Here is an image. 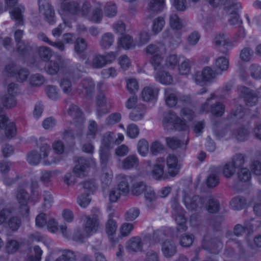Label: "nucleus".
Wrapping results in <instances>:
<instances>
[{
  "label": "nucleus",
  "instance_id": "a18cd8bd",
  "mask_svg": "<svg viewBox=\"0 0 261 261\" xmlns=\"http://www.w3.org/2000/svg\"><path fill=\"white\" fill-rule=\"evenodd\" d=\"M117 13V5L113 2H107L103 7V14L109 17H115Z\"/></svg>",
  "mask_w": 261,
  "mask_h": 261
},
{
  "label": "nucleus",
  "instance_id": "774afa93",
  "mask_svg": "<svg viewBox=\"0 0 261 261\" xmlns=\"http://www.w3.org/2000/svg\"><path fill=\"white\" fill-rule=\"evenodd\" d=\"M139 134V129L137 125L134 123L129 124L127 127L126 134L130 138H136Z\"/></svg>",
  "mask_w": 261,
  "mask_h": 261
},
{
  "label": "nucleus",
  "instance_id": "79ce46f5",
  "mask_svg": "<svg viewBox=\"0 0 261 261\" xmlns=\"http://www.w3.org/2000/svg\"><path fill=\"white\" fill-rule=\"evenodd\" d=\"M114 142V134L112 132H107L103 136L100 149H109Z\"/></svg>",
  "mask_w": 261,
  "mask_h": 261
},
{
  "label": "nucleus",
  "instance_id": "4d7b16f0",
  "mask_svg": "<svg viewBox=\"0 0 261 261\" xmlns=\"http://www.w3.org/2000/svg\"><path fill=\"white\" fill-rule=\"evenodd\" d=\"M250 76L255 80L261 79V66L256 64H251L249 68Z\"/></svg>",
  "mask_w": 261,
  "mask_h": 261
},
{
  "label": "nucleus",
  "instance_id": "20e7f679",
  "mask_svg": "<svg viewBox=\"0 0 261 261\" xmlns=\"http://www.w3.org/2000/svg\"><path fill=\"white\" fill-rule=\"evenodd\" d=\"M17 199L20 204V213L24 217H27L29 213V208L28 206V201L30 200L34 204L39 199V192L33 189L32 190V195L29 198L28 194L25 190L19 187L16 195Z\"/></svg>",
  "mask_w": 261,
  "mask_h": 261
},
{
  "label": "nucleus",
  "instance_id": "c9c22d12",
  "mask_svg": "<svg viewBox=\"0 0 261 261\" xmlns=\"http://www.w3.org/2000/svg\"><path fill=\"white\" fill-rule=\"evenodd\" d=\"M117 44L119 48H122L125 50L133 48L136 45L132 37L128 35L121 36L118 40Z\"/></svg>",
  "mask_w": 261,
  "mask_h": 261
},
{
  "label": "nucleus",
  "instance_id": "6e6552de",
  "mask_svg": "<svg viewBox=\"0 0 261 261\" xmlns=\"http://www.w3.org/2000/svg\"><path fill=\"white\" fill-rule=\"evenodd\" d=\"M258 90L261 91V85L255 92L244 86H240L238 87L239 96L244 99L246 105L248 106L255 105L257 102L258 97L261 96Z\"/></svg>",
  "mask_w": 261,
  "mask_h": 261
},
{
  "label": "nucleus",
  "instance_id": "4c0bfd02",
  "mask_svg": "<svg viewBox=\"0 0 261 261\" xmlns=\"http://www.w3.org/2000/svg\"><path fill=\"white\" fill-rule=\"evenodd\" d=\"M114 40V36L112 33H105L102 35L100 38L99 45L102 48L108 49L112 46Z\"/></svg>",
  "mask_w": 261,
  "mask_h": 261
},
{
  "label": "nucleus",
  "instance_id": "6e6d98bb",
  "mask_svg": "<svg viewBox=\"0 0 261 261\" xmlns=\"http://www.w3.org/2000/svg\"><path fill=\"white\" fill-rule=\"evenodd\" d=\"M165 23V19L163 17L160 16L155 18L153 22L152 26V31L155 34L160 33L163 29Z\"/></svg>",
  "mask_w": 261,
  "mask_h": 261
},
{
  "label": "nucleus",
  "instance_id": "dca6fc26",
  "mask_svg": "<svg viewBox=\"0 0 261 261\" xmlns=\"http://www.w3.org/2000/svg\"><path fill=\"white\" fill-rule=\"evenodd\" d=\"M38 2L40 13L44 16L49 23H54L55 22V12L49 0H38Z\"/></svg>",
  "mask_w": 261,
  "mask_h": 261
},
{
  "label": "nucleus",
  "instance_id": "c756f323",
  "mask_svg": "<svg viewBox=\"0 0 261 261\" xmlns=\"http://www.w3.org/2000/svg\"><path fill=\"white\" fill-rule=\"evenodd\" d=\"M37 51L41 61H39L38 62L35 61L33 64H34L36 67L40 68V64L42 63V62H48L49 61L52 57L53 53L49 47L44 46L38 47Z\"/></svg>",
  "mask_w": 261,
  "mask_h": 261
},
{
  "label": "nucleus",
  "instance_id": "a878e982",
  "mask_svg": "<svg viewBox=\"0 0 261 261\" xmlns=\"http://www.w3.org/2000/svg\"><path fill=\"white\" fill-rule=\"evenodd\" d=\"M16 69L17 67L14 64L7 65L5 68L6 71L10 76H17L18 80L20 82L26 80L29 75V71L26 69H21L16 73Z\"/></svg>",
  "mask_w": 261,
  "mask_h": 261
},
{
  "label": "nucleus",
  "instance_id": "0eeeda50",
  "mask_svg": "<svg viewBox=\"0 0 261 261\" xmlns=\"http://www.w3.org/2000/svg\"><path fill=\"white\" fill-rule=\"evenodd\" d=\"M93 213L86 216L83 223V226L86 236H90L95 233L99 225V211L97 208L93 210Z\"/></svg>",
  "mask_w": 261,
  "mask_h": 261
},
{
  "label": "nucleus",
  "instance_id": "1a4fd4ad",
  "mask_svg": "<svg viewBox=\"0 0 261 261\" xmlns=\"http://www.w3.org/2000/svg\"><path fill=\"white\" fill-rule=\"evenodd\" d=\"M164 98L166 104L169 107L175 106L178 100L185 103L190 102V97L187 95H180L176 90L167 88L164 90Z\"/></svg>",
  "mask_w": 261,
  "mask_h": 261
},
{
  "label": "nucleus",
  "instance_id": "bf43d9fd",
  "mask_svg": "<svg viewBox=\"0 0 261 261\" xmlns=\"http://www.w3.org/2000/svg\"><path fill=\"white\" fill-rule=\"evenodd\" d=\"M253 50L249 47L243 48L240 54V59L244 62H249L253 56Z\"/></svg>",
  "mask_w": 261,
  "mask_h": 261
},
{
  "label": "nucleus",
  "instance_id": "49530a36",
  "mask_svg": "<svg viewBox=\"0 0 261 261\" xmlns=\"http://www.w3.org/2000/svg\"><path fill=\"white\" fill-rule=\"evenodd\" d=\"M24 10V7L22 5H18L10 11L12 18L17 21L20 25L22 24V13Z\"/></svg>",
  "mask_w": 261,
  "mask_h": 261
},
{
  "label": "nucleus",
  "instance_id": "09e8293b",
  "mask_svg": "<svg viewBox=\"0 0 261 261\" xmlns=\"http://www.w3.org/2000/svg\"><path fill=\"white\" fill-rule=\"evenodd\" d=\"M98 132V124L96 122L93 120L89 121L88 125V131L86 134V139L88 141L94 140L95 135Z\"/></svg>",
  "mask_w": 261,
  "mask_h": 261
},
{
  "label": "nucleus",
  "instance_id": "37998d69",
  "mask_svg": "<svg viewBox=\"0 0 261 261\" xmlns=\"http://www.w3.org/2000/svg\"><path fill=\"white\" fill-rule=\"evenodd\" d=\"M63 68V62H62L61 66L57 61H49L45 65L46 71L49 74L54 75L57 73L59 70Z\"/></svg>",
  "mask_w": 261,
  "mask_h": 261
},
{
  "label": "nucleus",
  "instance_id": "39448f33",
  "mask_svg": "<svg viewBox=\"0 0 261 261\" xmlns=\"http://www.w3.org/2000/svg\"><path fill=\"white\" fill-rule=\"evenodd\" d=\"M90 4L85 2L82 5V16L85 17L87 19L95 23H100L103 17V12L102 10L101 4L97 3L96 6L90 12Z\"/></svg>",
  "mask_w": 261,
  "mask_h": 261
},
{
  "label": "nucleus",
  "instance_id": "c03bdc74",
  "mask_svg": "<svg viewBox=\"0 0 261 261\" xmlns=\"http://www.w3.org/2000/svg\"><path fill=\"white\" fill-rule=\"evenodd\" d=\"M143 243L139 237H134L127 243V248L129 251L138 252L142 250Z\"/></svg>",
  "mask_w": 261,
  "mask_h": 261
},
{
  "label": "nucleus",
  "instance_id": "cd10ccee",
  "mask_svg": "<svg viewBox=\"0 0 261 261\" xmlns=\"http://www.w3.org/2000/svg\"><path fill=\"white\" fill-rule=\"evenodd\" d=\"M68 115L74 120L75 125L81 126L84 122V118L79 108L74 105H71L68 110Z\"/></svg>",
  "mask_w": 261,
  "mask_h": 261
},
{
  "label": "nucleus",
  "instance_id": "8fccbe9b",
  "mask_svg": "<svg viewBox=\"0 0 261 261\" xmlns=\"http://www.w3.org/2000/svg\"><path fill=\"white\" fill-rule=\"evenodd\" d=\"M139 164V160L136 155H130L123 160L122 166L124 169H130L136 167Z\"/></svg>",
  "mask_w": 261,
  "mask_h": 261
},
{
  "label": "nucleus",
  "instance_id": "052dcab7",
  "mask_svg": "<svg viewBox=\"0 0 261 261\" xmlns=\"http://www.w3.org/2000/svg\"><path fill=\"white\" fill-rule=\"evenodd\" d=\"M87 48V43L86 40L82 38H77L74 42V49L78 54L83 53Z\"/></svg>",
  "mask_w": 261,
  "mask_h": 261
},
{
  "label": "nucleus",
  "instance_id": "72a5a7b5",
  "mask_svg": "<svg viewBox=\"0 0 261 261\" xmlns=\"http://www.w3.org/2000/svg\"><path fill=\"white\" fill-rule=\"evenodd\" d=\"M162 251L166 257H171L176 252V247L174 242L169 240L165 241L162 247Z\"/></svg>",
  "mask_w": 261,
  "mask_h": 261
},
{
  "label": "nucleus",
  "instance_id": "a19ab883",
  "mask_svg": "<svg viewBox=\"0 0 261 261\" xmlns=\"http://www.w3.org/2000/svg\"><path fill=\"white\" fill-rule=\"evenodd\" d=\"M169 22L170 27L174 30H180L184 27L182 19L175 12H173L169 15Z\"/></svg>",
  "mask_w": 261,
  "mask_h": 261
},
{
  "label": "nucleus",
  "instance_id": "e2e57ef3",
  "mask_svg": "<svg viewBox=\"0 0 261 261\" xmlns=\"http://www.w3.org/2000/svg\"><path fill=\"white\" fill-rule=\"evenodd\" d=\"M20 244L19 242L15 240H10L7 241L6 246V250L9 254H12L16 252L19 247Z\"/></svg>",
  "mask_w": 261,
  "mask_h": 261
},
{
  "label": "nucleus",
  "instance_id": "f704fd0d",
  "mask_svg": "<svg viewBox=\"0 0 261 261\" xmlns=\"http://www.w3.org/2000/svg\"><path fill=\"white\" fill-rule=\"evenodd\" d=\"M166 8L165 0H150L147 9L149 12L160 13Z\"/></svg>",
  "mask_w": 261,
  "mask_h": 261
},
{
  "label": "nucleus",
  "instance_id": "aec40b11",
  "mask_svg": "<svg viewBox=\"0 0 261 261\" xmlns=\"http://www.w3.org/2000/svg\"><path fill=\"white\" fill-rule=\"evenodd\" d=\"M74 258V253L70 250H65L62 253L54 251L46 257L45 261H72Z\"/></svg>",
  "mask_w": 261,
  "mask_h": 261
},
{
  "label": "nucleus",
  "instance_id": "9b49d317",
  "mask_svg": "<svg viewBox=\"0 0 261 261\" xmlns=\"http://www.w3.org/2000/svg\"><path fill=\"white\" fill-rule=\"evenodd\" d=\"M216 98L215 94H212L211 96L207 98L206 101L202 104L200 108V111L202 112H210L216 117L222 116L224 112L225 107L221 102H216L215 103L209 106V102L211 100Z\"/></svg>",
  "mask_w": 261,
  "mask_h": 261
},
{
  "label": "nucleus",
  "instance_id": "58836bf2",
  "mask_svg": "<svg viewBox=\"0 0 261 261\" xmlns=\"http://www.w3.org/2000/svg\"><path fill=\"white\" fill-rule=\"evenodd\" d=\"M85 64L88 66H91L93 68H101L106 66L104 56L101 55H96L92 58L91 61L87 60L85 62Z\"/></svg>",
  "mask_w": 261,
  "mask_h": 261
},
{
  "label": "nucleus",
  "instance_id": "b1692460",
  "mask_svg": "<svg viewBox=\"0 0 261 261\" xmlns=\"http://www.w3.org/2000/svg\"><path fill=\"white\" fill-rule=\"evenodd\" d=\"M23 35V31L18 30L15 31L14 37L17 43V50L22 55H24L32 50V47L28 42L21 41V39Z\"/></svg>",
  "mask_w": 261,
  "mask_h": 261
},
{
  "label": "nucleus",
  "instance_id": "bb28decb",
  "mask_svg": "<svg viewBox=\"0 0 261 261\" xmlns=\"http://www.w3.org/2000/svg\"><path fill=\"white\" fill-rule=\"evenodd\" d=\"M8 118L4 114H0V128L5 126V134L7 138H12L16 134V127L13 122H9L6 125Z\"/></svg>",
  "mask_w": 261,
  "mask_h": 261
},
{
  "label": "nucleus",
  "instance_id": "0e129e2a",
  "mask_svg": "<svg viewBox=\"0 0 261 261\" xmlns=\"http://www.w3.org/2000/svg\"><path fill=\"white\" fill-rule=\"evenodd\" d=\"M191 70V61L189 59L184 60L178 66V71L181 75H187Z\"/></svg>",
  "mask_w": 261,
  "mask_h": 261
},
{
  "label": "nucleus",
  "instance_id": "393cba45",
  "mask_svg": "<svg viewBox=\"0 0 261 261\" xmlns=\"http://www.w3.org/2000/svg\"><path fill=\"white\" fill-rule=\"evenodd\" d=\"M160 89L154 85H150L144 88L142 91V97L146 101H156Z\"/></svg>",
  "mask_w": 261,
  "mask_h": 261
},
{
  "label": "nucleus",
  "instance_id": "5701e85b",
  "mask_svg": "<svg viewBox=\"0 0 261 261\" xmlns=\"http://www.w3.org/2000/svg\"><path fill=\"white\" fill-rule=\"evenodd\" d=\"M89 169L88 161L82 157L77 158L73 172L79 177H84L88 174Z\"/></svg>",
  "mask_w": 261,
  "mask_h": 261
},
{
  "label": "nucleus",
  "instance_id": "3c124183",
  "mask_svg": "<svg viewBox=\"0 0 261 261\" xmlns=\"http://www.w3.org/2000/svg\"><path fill=\"white\" fill-rule=\"evenodd\" d=\"M179 61V58L175 54H170L165 59L164 66L168 69H173Z\"/></svg>",
  "mask_w": 261,
  "mask_h": 261
},
{
  "label": "nucleus",
  "instance_id": "69168bd1",
  "mask_svg": "<svg viewBox=\"0 0 261 261\" xmlns=\"http://www.w3.org/2000/svg\"><path fill=\"white\" fill-rule=\"evenodd\" d=\"M239 180L243 182H249L251 179V173L249 169L246 168H242L238 173Z\"/></svg>",
  "mask_w": 261,
  "mask_h": 261
},
{
  "label": "nucleus",
  "instance_id": "473e14b6",
  "mask_svg": "<svg viewBox=\"0 0 261 261\" xmlns=\"http://www.w3.org/2000/svg\"><path fill=\"white\" fill-rule=\"evenodd\" d=\"M113 178V173L111 169L108 168H102L100 180L103 189H107L109 187L112 183Z\"/></svg>",
  "mask_w": 261,
  "mask_h": 261
},
{
  "label": "nucleus",
  "instance_id": "423d86ee",
  "mask_svg": "<svg viewBox=\"0 0 261 261\" xmlns=\"http://www.w3.org/2000/svg\"><path fill=\"white\" fill-rule=\"evenodd\" d=\"M163 124L164 127L171 126L176 129L181 130H186L188 128V126L186 121L181 119L175 113L171 111H167L164 113Z\"/></svg>",
  "mask_w": 261,
  "mask_h": 261
},
{
  "label": "nucleus",
  "instance_id": "ea45409f",
  "mask_svg": "<svg viewBox=\"0 0 261 261\" xmlns=\"http://www.w3.org/2000/svg\"><path fill=\"white\" fill-rule=\"evenodd\" d=\"M145 107L143 105H140L129 115V119L133 121H138L142 120L145 114Z\"/></svg>",
  "mask_w": 261,
  "mask_h": 261
},
{
  "label": "nucleus",
  "instance_id": "4468645a",
  "mask_svg": "<svg viewBox=\"0 0 261 261\" xmlns=\"http://www.w3.org/2000/svg\"><path fill=\"white\" fill-rule=\"evenodd\" d=\"M19 92L17 84L11 83L8 87V93L2 97L3 106L6 108L14 107L17 103L16 96Z\"/></svg>",
  "mask_w": 261,
  "mask_h": 261
},
{
  "label": "nucleus",
  "instance_id": "ddd939ff",
  "mask_svg": "<svg viewBox=\"0 0 261 261\" xmlns=\"http://www.w3.org/2000/svg\"><path fill=\"white\" fill-rule=\"evenodd\" d=\"M162 48L164 50L165 49L163 45L154 44H149L145 48L146 54L151 57V63L154 70H157L160 66L162 59L161 54Z\"/></svg>",
  "mask_w": 261,
  "mask_h": 261
},
{
  "label": "nucleus",
  "instance_id": "a211bd4d",
  "mask_svg": "<svg viewBox=\"0 0 261 261\" xmlns=\"http://www.w3.org/2000/svg\"><path fill=\"white\" fill-rule=\"evenodd\" d=\"M168 174L172 177L175 176L179 172L181 165L176 156L169 154L166 159Z\"/></svg>",
  "mask_w": 261,
  "mask_h": 261
},
{
  "label": "nucleus",
  "instance_id": "2f4dec72",
  "mask_svg": "<svg viewBox=\"0 0 261 261\" xmlns=\"http://www.w3.org/2000/svg\"><path fill=\"white\" fill-rule=\"evenodd\" d=\"M95 84L90 78H85L80 83L77 91L79 93H82L86 95H90L94 91Z\"/></svg>",
  "mask_w": 261,
  "mask_h": 261
},
{
  "label": "nucleus",
  "instance_id": "e433bc0d",
  "mask_svg": "<svg viewBox=\"0 0 261 261\" xmlns=\"http://www.w3.org/2000/svg\"><path fill=\"white\" fill-rule=\"evenodd\" d=\"M250 204V202L247 204L246 200L243 197L237 196L233 197L230 201L231 208L236 211L241 210L246 207L247 205Z\"/></svg>",
  "mask_w": 261,
  "mask_h": 261
},
{
  "label": "nucleus",
  "instance_id": "de8ad7c7",
  "mask_svg": "<svg viewBox=\"0 0 261 261\" xmlns=\"http://www.w3.org/2000/svg\"><path fill=\"white\" fill-rule=\"evenodd\" d=\"M145 197L146 200L147 207L153 208L155 207L154 201L156 196L153 190L150 187H147L145 191Z\"/></svg>",
  "mask_w": 261,
  "mask_h": 261
},
{
  "label": "nucleus",
  "instance_id": "6ab92c4d",
  "mask_svg": "<svg viewBox=\"0 0 261 261\" xmlns=\"http://www.w3.org/2000/svg\"><path fill=\"white\" fill-rule=\"evenodd\" d=\"M116 178L117 181V187L123 194V196L126 195L129 192V184L133 181L135 176L120 174L117 175Z\"/></svg>",
  "mask_w": 261,
  "mask_h": 261
},
{
  "label": "nucleus",
  "instance_id": "7ed1b4c3",
  "mask_svg": "<svg viewBox=\"0 0 261 261\" xmlns=\"http://www.w3.org/2000/svg\"><path fill=\"white\" fill-rule=\"evenodd\" d=\"M80 2L73 1L70 2L63 1L60 4L58 10L59 13L61 16L64 24L69 28H71V23L67 19V17L73 15L82 16V7H80Z\"/></svg>",
  "mask_w": 261,
  "mask_h": 261
},
{
  "label": "nucleus",
  "instance_id": "f03ea898",
  "mask_svg": "<svg viewBox=\"0 0 261 261\" xmlns=\"http://www.w3.org/2000/svg\"><path fill=\"white\" fill-rule=\"evenodd\" d=\"M244 117L245 112L244 109L241 106H240L233 109L227 117L228 119L240 124V125L233 127L232 131L227 132V133L231 134L232 137L236 138L239 141H245L249 135L248 127L243 126L242 124Z\"/></svg>",
  "mask_w": 261,
  "mask_h": 261
},
{
  "label": "nucleus",
  "instance_id": "2eb2a0df",
  "mask_svg": "<svg viewBox=\"0 0 261 261\" xmlns=\"http://www.w3.org/2000/svg\"><path fill=\"white\" fill-rule=\"evenodd\" d=\"M97 117L100 118L103 115L108 113L112 107L111 100L108 98L102 92H99L96 98Z\"/></svg>",
  "mask_w": 261,
  "mask_h": 261
},
{
  "label": "nucleus",
  "instance_id": "680f3d73",
  "mask_svg": "<svg viewBox=\"0 0 261 261\" xmlns=\"http://www.w3.org/2000/svg\"><path fill=\"white\" fill-rule=\"evenodd\" d=\"M56 171H43L41 173L40 176V181L44 184H48L51 179L56 175Z\"/></svg>",
  "mask_w": 261,
  "mask_h": 261
},
{
  "label": "nucleus",
  "instance_id": "c85d7f7f",
  "mask_svg": "<svg viewBox=\"0 0 261 261\" xmlns=\"http://www.w3.org/2000/svg\"><path fill=\"white\" fill-rule=\"evenodd\" d=\"M154 70L156 71L154 78L156 81L163 85H169L172 83V76L168 72L162 70L161 64L158 69Z\"/></svg>",
  "mask_w": 261,
  "mask_h": 261
},
{
  "label": "nucleus",
  "instance_id": "603ef678",
  "mask_svg": "<svg viewBox=\"0 0 261 261\" xmlns=\"http://www.w3.org/2000/svg\"><path fill=\"white\" fill-rule=\"evenodd\" d=\"M188 141V140H187L185 142H181V141L175 137L166 138V143L168 146L173 149H176L178 147H185L187 144Z\"/></svg>",
  "mask_w": 261,
  "mask_h": 261
},
{
  "label": "nucleus",
  "instance_id": "412c9836",
  "mask_svg": "<svg viewBox=\"0 0 261 261\" xmlns=\"http://www.w3.org/2000/svg\"><path fill=\"white\" fill-rule=\"evenodd\" d=\"M241 9V4L232 2L229 5L224 7L225 11L229 14L228 21L231 24H236L240 22V17L238 11Z\"/></svg>",
  "mask_w": 261,
  "mask_h": 261
},
{
  "label": "nucleus",
  "instance_id": "864d4df0",
  "mask_svg": "<svg viewBox=\"0 0 261 261\" xmlns=\"http://www.w3.org/2000/svg\"><path fill=\"white\" fill-rule=\"evenodd\" d=\"M42 159L41 154H39L36 150H32L28 153L27 160L28 162L32 165H37Z\"/></svg>",
  "mask_w": 261,
  "mask_h": 261
},
{
  "label": "nucleus",
  "instance_id": "5fc2aeb1",
  "mask_svg": "<svg viewBox=\"0 0 261 261\" xmlns=\"http://www.w3.org/2000/svg\"><path fill=\"white\" fill-rule=\"evenodd\" d=\"M99 156L100 160V164L102 168H107V164L111 158V154L109 149H99Z\"/></svg>",
  "mask_w": 261,
  "mask_h": 261
},
{
  "label": "nucleus",
  "instance_id": "f3484780",
  "mask_svg": "<svg viewBox=\"0 0 261 261\" xmlns=\"http://www.w3.org/2000/svg\"><path fill=\"white\" fill-rule=\"evenodd\" d=\"M165 161L163 158H158L151 170L152 177L156 180H163L168 178V173L164 171Z\"/></svg>",
  "mask_w": 261,
  "mask_h": 261
},
{
  "label": "nucleus",
  "instance_id": "f8f14e48",
  "mask_svg": "<svg viewBox=\"0 0 261 261\" xmlns=\"http://www.w3.org/2000/svg\"><path fill=\"white\" fill-rule=\"evenodd\" d=\"M218 75H220L216 70H213L211 67H204L201 72L195 73L194 77L195 83L203 86L206 82H211Z\"/></svg>",
  "mask_w": 261,
  "mask_h": 261
},
{
  "label": "nucleus",
  "instance_id": "9d476101",
  "mask_svg": "<svg viewBox=\"0 0 261 261\" xmlns=\"http://www.w3.org/2000/svg\"><path fill=\"white\" fill-rule=\"evenodd\" d=\"M171 204L173 217L178 226L177 229L186 231L187 227L185 225L186 219L185 217V211L180 206L178 201L175 198L171 200Z\"/></svg>",
  "mask_w": 261,
  "mask_h": 261
},
{
  "label": "nucleus",
  "instance_id": "f257e3e1",
  "mask_svg": "<svg viewBox=\"0 0 261 261\" xmlns=\"http://www.w3.org/2000/svg\"><path fill=\"white\" fill-rule=\"evenodd\" d=\"M183 201L186 208L191 211L200 212L204 207V203L206 201V208L209 213H216L219 209V203L212 197L203 198L199 196L191 197L186 192H184Z\"/></svg>",
  "mask_w": 261,
  "mask_h": 261
},
{
  "label": "nucleus",
  "instance_id": "4be33fe9",
  "mask_svg": "<svg viewBox=\"0 0 261 261\" xmlns=\"http://www.w3.org/2000/svg\"><path fill=\"white\" fill-rule=\"evenodd\" d=\"M214 41L218 49H219L220 51L225 55H226L227 51L233 46L232 43L224 34H220L217 35Z\"/></svg>",
  "mask_w": 261,
  "mask_h": 261
},
{
  "label": "nucleus",
  "instance_id": "7c9ffc66",
  "mask_svg": "<svg viewBox=\"0 0 261 261\" xmlns=\"http://www.w3.org/2000/svg\"><path fill=\"white\" fill-rule=\"evenodd\" d=\"M229 65V59L226 56L218 57L214 62V67L220 75L228 70Z\"/></svg>",
  "mask_w": 261,
  "mask_h": 261
},
{
  "label": "nucleus",
  "instance_id": "13d9d810",
  "mask_svg": "<svg viewBox=\"0 0 261 261\" xmlns=\"http://www.w3.org/2000/svg\"><path fill=\"white\" fill-rule=\"evenodd\" d=\"M137 149L141 156H146L149 151L148 142L145 139L140 140L138 143Z\"/></svg>",
  "mask_w": 261,
  "mask_h": 261
},
{
  "label": "nucleus",
  "instance_id": "338daca9",
  "mask_svg": "<svg viewBox=\"0 0 261 261\" xmlns=\"http://www.w3.org/2000/svg\"><path fill=\"white\" fill-rule=\"evenodd\" d=\"M45 93L47 96L53 100H57L59 98V92L57 87L49 85L45 88Z\"/></svg>",
  "mask_w": 261,
  "mask_h": 261
}]
</instances>
